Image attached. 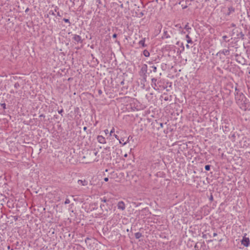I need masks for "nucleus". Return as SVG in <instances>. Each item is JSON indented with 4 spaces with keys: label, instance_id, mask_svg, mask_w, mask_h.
I'll use <instances>...</instances> for the list:
<instances>
[{
    "label": "nucleus",
    "instance_id": "nucleus-1",
    "mask_svg": "<svg viewBox=\"0 0 250 250\" xmlns=\"http://www.w3.org/2000/svg\"><path fill=\"white\" fill-rule=\"evenodd\" d=\"M235 98L238 104L245 105L246 104V97L245 95L240 92L236 87L235 88ZM246 106V105H245Z\"/></svg>",
    "mask_w": 250,
    "mask_h": 250
},
{
    "label": "nucleus",
    "instance_id": "nucleus-58",
    "mask_svg": "<svg viewBox=\"0 0 250 250\" xmlns=\"http://www.w3.org/2000/svg\"><path fill=\"white\" fill-rule=\"evenodd\" d=\"M181 33L182 34H185V32L183 31H181Z\"/></svg>",
    "mask_w": 250,
    "mask_h": 250
},
{
    "label": "nucleus",
    "instance_id": "nucleus-5",
    "mask_svg": "<svg viewBox=\"0 0 250 250\" xmlns=\"http://www.w3.org/2000/svg\"><path fill=\"white\" fill-rule=\"evenodd\" d=\"M235 60L240 64H244L245 63V60L240 55H235Z\"/></svg>",
    "mask_w": 250,
    "mask_h": 250
},
{
    "label": "nucleus",
    "instance_id": "nucleus-52",
    "mask_svg": "<svg viewBox=\"0 0 250 250\" xmlns=\"http://www.w3.org/2000/svg\"><path fill=\"white\" fill-rule=\"evenodd\" d=\"M231 26L232 27H235V24L234 23H231Z\"/></svg>",
    "mask_w": 250,
    "mask_h": 250
},
{
    "label": "nucleus",
    "instance_id": "nucleus-27",
    "mask_svg": "<svg viewBox=\"0 0 250 250\" xmlns=\"http://www.w3.org/2000/svg\"><path fill=\"white\" fill-rule=\"evenodd\" d=\"M101 201L104 203H106L107 201H109V200H108L105 197H104L103 198H101Z\"/></svg>",
    "mask_w": 250,
    "mask_h": 250
},
{
    "label": "nucleus",
    "instance_id": "nucleus-61",
    "mask_svg": "<svg viewBox=\"0 0 250 250\" xmlns=\"http://www.w3.org/2000/svg\"><path fill=\"white\" fill-rule=\"evenodd\" d=\"M127 154H125L124 155V157H127Z\"/></svg>",
    "mask_w": 250,
    "mask_h": 250
},
{
    "label": "nucleus",
    "instance_id": "nucleus-59",
    "mask_svg": "<svg viewBox=\"0 0 250 250\" xmlns=\"http://www.w3.org/2000/svg\"><path fill=\"white\" fill-rule=\"evenodd\" d=\"M29 9L27 8L26 10H25V12H27L28 11Z\"/></svg>",
    "mask_w": 250,
    "mask_h": 250
},
{
    "label": "nucleus",
    "instance_id": "nucleus-16",
    "mask_svg": "<svg viewBox=\"0 0 250 250\" xmlns=\"http://www.w3.org/2000/svg\"><path fill=\"white\" fill-rule=\"evenodd\" d=\"M134 235H135V237L136 239H139L143 236L142 234L139 232L135 233Z\"/></svg>",
    "mask_w": 250,
    "mask_h": 250
},
{
    "label": "nucleus",
    "instance_id": "nucleus-2",
    "mask_svg": "<svg viewBox=\"0 0 250 250\" xmlns=\"http://www.w3.org/2000/svg\"><path fill=\"white\" fill-rule=\"evenodd\" d=\"M247 233H244V236H243V238L241 241V244L244 246L246 247H248L250 245V239L248 237H246Z\"/></svg>",
    "mask_w": 250,
    "mask_h": 250
},
{
    "label": "nucleus",
    "instance_id": "nucleus-21",
    "mask_svg": "<svg viewBox=\"0 0 250 250\" xmlns=\"http://www.w3.org/2000/svg\"><path fill=\"white\" fill-rule=\"evenodd\" d=\"M184 28H185V29H186V30H187V31L188 32H189V30H190V29H191V28L189 27V26H188V23H187L185 25V27H184Z\"/></svg>",
    "mask_w": 250,
    "mask_h": 250
},
{
    "label": "nucleus",
    "instance_id": "nucleus-12",
    "mask_svg": "<svg viewBox=\"0 0 250 250\" xmlns=\"http://www.w3.org/2000/svg\"><path fill=\"white\" fill-rule=\"evenodd\" d=\"M157 79L155 78H153L151 79V85L154 88V89H156V87H157Z\"/></svg>",
    "mask_w": 250,
    "mask_h": 250
},
{
    "label": "nucleus",
    "instance_id": "nucleus-54",
    "mask_svg": "<svg viewBox=\"0 0 250 250\" xmlns=\"http://www.w3.org/2000/svg\"><path fill=\"white\" fill-rule=\"evenodd\" d=\"M86 129H87V127L84 126V127H83V130H84V131H86Z\"/></svg>",
    "mask_w": 250,
    "mask_h": 250
},
{
    "label": "nucleus",
    "instance_id": "nucleus-17",
    "mask_svg": "<svg viewBox=\"0 0 250 250\" xmlns=\"http://www.w3.org/2000/svg\"><path fill=\"white\" fill-rule=\"evenodd\" d=\"M143 55L146 57H148L150 55V53L149 52V51L147 50H145L144 51H143Z\"/></svg>",
    "mask_w": 250,
    "mask_h": 250
},
{
    "label": "nucleus",
    "instance_id": "nucleus-38",
    "mask_svg": "<svg viewBox=\"0 0 250 250\" xmlns=\"http://www.w3.org/2000/svg\"><path fill=\"white\" fill-rule=\"evenodd\" d=\"M175 27L179 28H182L180 24H177L175 25Z\"/></svg>",
    "mask_w": 250,
    "mask_h": 250
},
{
    "label": "nucleus",
    "instance_id": "nucleus-63",
    "mask_svg": "<svg viewBox=\"0 0 250 250\" xmlns=\"http://www.w3.org/2000/svg\"><path fill=\"white\" fill-rule=\"evenodd\" d=\"M125 87H123V88H122V90H124Z\"/></svg>",
    "mask_w": 250,
    "mask_h": 250
},
{
    "label": "nucleus",
    "instance_id": "nucleus-25",
    "mask_svg": "<svg viewBox=\"0 0 250 250\" xmlns=\"http://www.w3.org/2000/svg\"><path fill=\"white\" fill-rule=\"evenodd\" d=\"M63 21L66 22V23H68L69 24V25H70L71 24V22H70L69 19H65V18H64L63 19Z\"/></svg>",
    "mask_w": 250,
    "mask_h": 250
},
{
    "label": "nucleus",
    "instance_id": "nucleus-32",
    "mask_svg": "<svg viewBox=\"0 0 250 250\" xmlns=\"http://www.w3.org/2000/svg\"><path fill=\"white\" fill-rule=\"evenodd\" d=\"M63 112V109L62 108L61 110H58V113L59 114H62V113Z\"/></svg>",
    "mask_w": 250,
    "mask_h": 250
},
{
    "label": "nucleus",
    "instance_id": "nucleus-62",
    "mask_svg": "<svg viewBox=\"0 0 250 250\" xmlns=\"http://www.w3.org/2000/svg\"><path fill=\"white\" fill-rule=\"evenodd\" d=\"M8 249H10V246H8V247H7Z\"/></svg>",
    "mask_w": 250,
    "mask_h": 250
},
{
    "label": "nucleus",
    "instance_id": "nucleus-60",
    "mask_svg": "<svg viewBox=\"0 0 250 250\" xmlns=\"http://www.w3.org/2000/svg\"><path fill=\"white\" fill-rule=\"evenodd\" d=\"M88 239H89V238L87 237V238L85 239V242H86V240H88Z\"/></svg>",
    "mask_w": 250,
    "mask_h": 250
},
{
    "label": "nucleus",
    "instance_id": "nucleus-26",
    "mask_svg": "<svg viewBox=\"0 0 250 250\" xmlns=\"http://www.w3.org/2000/svg\"><path fill=\"white\" fill-rule=\"evenodd\" d=\"M20 86V85L18 82L14 84V87L16 89H18Z\"/></svg>",
    "mask_w": 250,
    "mask_h": 250
},
{
    "label": "nucleus",
    "instance_id": "nucleus-47",
    "mask_svg": "<svg viewBox=\"0 0 250 250\" xmlns=\"http://www.w3.org/2000/svg\"><path fill=\"white\" fill-rule=\"evenodd\" d=\"M104 206H104V204H101V205H100V207H101V208H104Z\"/></svg>",
    "mask_w": 250,
    "mask_h": 250
},
{
    "label": "nucleus",
    "instance_id": "nucleus-23",
    "mask_svg": "<svg viewBox=\"0 0 250 250\" xmlns=\"http://www.w3.org/2000/svg\"><path fill=\"white\" fill-rule=\"evenodd\" d=\"M210 167L211 166L209 165H206L205 167V170L206 171H209L210 170Z\"/></svg>",
    "mask_w": 250,
    "mask_h": 250
},
{
    "label": "nucleus",
    "instance_id": "nucleus-7",
    "mask_svg": "<svg viewBox=\"0 0 250 250\" xmlns=\"http://www.w3.org/2000/svg\"><path fill=\"white\" fill-rule=\"evenodd\" d=\"M147 66L146 64H144L142 66V67L139 72L140 75L141 76L143 75H146L147 73Z\"/></svg>",
    "mask_w": 250,
    "mask_h": 250
},
{
    "label": "nucleus",
    "instance_id": "nucleus-36",
    "mask_svg": "<svg viewBox=\"0 0 250 250\" xmlns=\"http://www.w3.org/2000/svg\"><path fill=\"white\" fill-rule=\"evenodd\" d=\"M98 94L100 95L103 93L102 90L101 89H99L98 90Z\"/></svg>",
    "mask_w": 250,
    "mask_h": 250
},
{
    "label": "nucleus",
    "instance_id": "nucleus-43",
    "mask_svg": "<svg viewBox=\"0 0 250 250\" xmlns=\"http://www.w3.org/2000/svg\"><path fill=\"white\" fill-rule=\"evenodd\" d=\"M59 9V7L58 6H55V11L57 12V10Z\"/></svg>",
    "mask_w": 250,
    "mask_h": 250
},
{
    "label": "nucleus",
    "instance_id": "nucleus-37",
    "mask_svg": "<svg viewBox=\"0 0 250 250\" xmlns=\"http://www.w3.org/2000/svg\"><path fill=\"white\" fill-rule=\"evenodd\" d=\"M96 3L98 4H101L102 3V1L101 0H96Z\"/></svg>",
    "mask_w": 250,
    "mask_h": 250
},
{
    "label": "nucleus",
    "instance_id": "nucleus-51",
    "mask_svg": "<svg viewBox=\"0 0 250 250\" xmlns=\"http://www.w3.org/2000/svg\"><path fill=\"white\" fill-rule=\"evenodd\" d=\"M121 85H124V80L122 81L121 82Z\"/></svg>",
    "mask_w": 250,
    "mask_h": 250
},
{
    "label": "nucleus",
    "instance_id": "nucleus-49",
    "mask_svg": "<svg viewBox=\"0 0 250 250\" xmlns=\"http://www.w3.org/2000/svg\"><path fill=\"white\" fill-rule=\"evenodd\" d=\"M217 235V233H216V232L213 233V236L214 237L216 236Z\"/></svg>",
    "mask_w": 250,
    "mask_h": 250
},
{
    "label": "nucleus",
    "instance_id": "nucleus-39",
    "mask_svg": "<svg viewBox=\"0 0 250 250\" xmlns=\"http://www.w3.org/2000/svg\"><path fill=\"white\" fill-rule=\"evenodd\" d=\"M130 137V136H129V137L128 138L126 142H125V143H124L123 144V145H125V144H127V143H128V141H129V137Z\"/></svg>",
    "mask_w": 250,
    "mask_h": 250
},
{
    "label": "nucleus",
    "instance_id": "nucleus-57",
    "mask_svg": "<svg viewBox=\"0 0 250 250\" xmlns=\"http://www.w3.org/2000/svg\"><path fill=\"white\" fill-rule=\"evenodd\" d=\"M203 238H205L206 237V235H205V234L203 235Z\"/></svg>",
    "mask_w": 250,
    "mask_h": 250
},
{
    "label": "nucleus",
    "instance_id": "nucleus-18",
    "mask_svg": "<svg viewBox=\"0 0 250 250\" xmlns=\"http://www.w3.org/2000/svg\"><path fill=\"white\" fill-rule=\"evenodd\" d=\"M244 34H243L242 32H240L239 34L237 35V38L244 39Z\"/></svg>",
    "mask_w": 250,
    "mask_h": 250
},
{
    "label": "nucleus",
    "instance_id": "nucleus-50",
    "mask_svg": "<svg viewBox=\"0 0 250 250\" xmlns=\"http://www.w3.org/2000/svg\"><path fill=\"white\" fill-rule=\"evenodd\" d=\"M40 117H45V115L43 114H41L39 116Z\"/></svg>",
    "mask_w": 250,
    "mask_h": 250
},
{
    "label": "nucleus",
    "instance_id": "nucleus-46",
    "mask_svg": "<svg viewBox=\"0 0 250 250\" xmlns=\"http://www.w3.org/2000/svg\"><path fill=\"white\" fill-rule=\"evenodd\" d=\"M57 15L59 17H61L62 16V15L60 14L59 12H57Z\"/></svg>",
    "mask_w": 250,
    "mask_h": 250
},
{
    "label": "nucleus",
    "instance_id": "nucleus-31",
    "mask_svg": "<svg viewBox=\"0 0 250 250\" xmlns=\"http://www.w3.org/2000/svg\"><path fill=\"white\" fill-rule=\"evenodd\" d=\"M70 203V200L68 199H66L64 202L65 204H68Z\"/></svg>",
    "mask_w": 250,
    "mask_h": 250
},
{
    "label": "nucleus",
    "instance_id": "nucleus-24",
    "mask_svg": "<svg viewBox=\"0 0 250 250\" xmlns=\"http://www.w3.org/2000/svg\"><path fill=\"white\" fill-rule=\"evenodd\" d=\"M184 2V1H181L180 2H179V4H181L182 5V6L183 7V9H186L187 8V5L186 4H183L182 3Z\"/></svg>",
    "mask_w": 250,
    "mask_h": 250
},
{
    "label": "nucleus",
    "instance_id": "nucleus-8",
    "mask_svg": "<svg viewBox=\"0 0 250 250\" xmlns=\"http://www.w3.org/2000/svg\"><path fill=\"white\" fill-rule=\"evenodd\" d=\"M118 208L122 210H124L125 208V205L123 201H119L117 204Z\"/></svg>",
    "mask_w": 250,
    "mask_h": 250
},
{
    "label": "nucleus",
    "instance_id": "nucleus-41",
    "mask_svg": "<svg viewBox=\"0 0 250 250\" xmlns=\"http://www.w3.org/2000/svg\"><path fill=\"white\" fill-rule=\"evenodd\" d=\"M114 132V129L112 128L110 132V135H111L112 133H113Z\"/></svg>",
    "mask_w": 250,
    "mask_h": 250
},
{
    "label": "nucleus",
    "instance_id": "nucleus-48",
    "mask_svg": "<svg viewBox=\"0 0 250 250\" xmlns=\"http://www.w3.org/2000/svg\"><path fill=\"white\" fill-rule=\"evenodd\" d=\"M168 100V97L167 96V97H166L165 98H164V100L165 101H167Z\"/></svg>",
    "mask_w": 250,
    "mask_h": 250
},
{
    "label": "nucleus",
    "instance_id": "nucleus-14",
    "mask_svg": "<svg viewBox=\"0 0 250 250\" xmlns=\"http://www.w3.org/2000/svg\"><path fill=\"white\" fill-rule=\"evenodd\" d=\"M145 40L146 38H144L142 39L141 41H139V45H141L143 47H145L147 46L146 44H145Z\"/></svg>",
    "mask_w": 250,
    "mask_h": 250
},
{
    "label": "nucleus",
    "instance_id": "nucleus-28",
    "mask_svg": "<svg viewBox=\"0 0 250 250\" xmlns=\"http://www.w3.org/2000/svg\"><path fill=\"white\" fill-rule=\"evenodd\" d=\"M141 76H142L143 78V80L145 81V82H146V78H147V74L146 75H142Z\"/></svg>",
    "mask_w": 250,
    "mask_h": 250
},
{
    "label": "nucleus",
    "instance_id": "nucleus-55",
    "mask_svg": "<svg viewBox=\"0 0 250 250\" xmlns=\"http://www.w3.org/2000/svg\"><path fill=\"white\" fill-rule=\"evenodd\" d=\"M186 47H187V48H189V45H188V44H187V45H186Z\"/></svg>",
    "mask_w": 250,
    "mask_h": 250
},
{
    "label": "nucleus",
    "instance_id": "nucleus-40",
    "mask_svg": "<svg viewBox=\"0 0 250 250\" xmlns=\"http://www.w3.org/2000/svg\"><path fill=\"white\" fill-rule=\"evenodd\" d=\"M117 34L114 33V34L113 35L112 37H113V38H117Z\"/></svg>",
    "mask_w": 250,
    "mask_h": 250
},
{
    "label": "nucleus",
    "instance_id": "nucleus-64",
    "mask_svg": "<svg viewBox=\"0 0 250 250\" xmlns=\"http://www.w3.org/2000/svg\"><path fill=\"white\" fill-rule=\"evenodd\" d=\"M54 117L56 118H57V116H56L55 115Z\"/></svg>",
    "mask_w": 250,
    "mask_h": 250
},
{
    "label": "nucleus",
    "instance_id": "nucleus-42",
    "mask_svg": "<svg viewBox=\"0 0 250 250\" xmlns=\"http://www.w3.org/2000/svg\"><path fill=\"white\" fill-rule=\"evenodd\" d=\"M119 143L120 144H122V142H123L124 141V140L123 139H121V140L119 139Z\"/></svg>",
    "mask_w": 250,
    "mask_h": 250
},
{
    "label": "nucleus",
    "instance_id": "nucleus-10",
    "mask_svg": "<svg viewBox=\"0 0 250 250\" xmlns=\"http://www.w3.org/2000/svg\"><path fill=\"white\" fill-rule=\"evenodd\" d=\"M204 242H197L196 243L194 249L195 250H200L203 245L204 244Z\"/></svg>",
    "mask_w": 250,
    "mask_h": 250
},
{
    "label": "nucleus",
    "instance_id": "nucleus-34",
    "mask_svg": "<svg viewBox=\"0 0 250 250\" xmlns=\"http://www.w3.org/2000/svg\"><path fill=\"white\" fill-rule=\"evenodd\" d=\"M228 38V37L227 36H223V40L225 42H227L226 39Z\"/></svg>",
    "mask_w": 250,
    "mask_h": 250
},
{
    "label": "nucleus",
    "instance_id": "nucleus-9",
    "mask_svg": "<svg viewBox=\"0 0 250 250\" xmlns=\"http://www.w3.org/2000/svg\"><path fill=\"white\" fill-rule=\"evenodd\" d=\"M97 140H98V142L101 144H105L106 143L105 139L103 136H101V135L98 136Z\"/></svg>",
    "mask_w": 250,
    "mask_h": 250
},
{
    "label": "nucleus",
    "instance_id": "nucleus-33",
    "mask_svg": "<svg viewBox=\"0 0 250 250\" xmlns=\"http://www.w3.org/2000/svg\"><path fill=\"white\" fill-rule=\"evenodd\" d=\"M144 15V12H141L139 14V17L140 18L142 17Z\"/></svg>",
    "mask_w": 250,
    "mask_h": 250
},
{
    "label": "nucleus",
    "instance_id": "nucleus-29",
    "mask_svg": "<svg viewBox=\"0 0 250 250\" xmlns=\"http://www.w3.org/2000/svg\"><path fill=\"white\" fill-rule=\"evenodd\" d=\"M0 105L3 109H6V104L5 103L0 104Z\"/></svg>",
    "mask_w": 250,
    "mask_h": 250
},
{
    "label": "nucleus",
    "instance_id": "nucleus-6",
    "mask_svg": "<svg viewBox=\"0 0 250 250\" xmlns=\"http://www.w3.org/2000/svg\"><path fill=\"white\" fill-rule=\"evenodd\" d=\"M160 58L159 56L151 57L150 60L147 62L149 64H153L154 63H158L160 62Z\"/></svg>",
    "mask_w": 250,
    "mask_h": 250
},
{
    "label": "nucleus",
    "instance_id": "nucleus-22",
    "mask_svg": "<svg viewBox=\"0 0 250 250\" xmlns=\"http://www.w3.org/2000/svg\"><path fill=\"white\" fill-rule=\"evenodd\" d=\"M49 15L55 16V14L53 10H50L48 12V14L47 15L46 17L48 18L49 17Z\"/></svg>",
    "mask_w": 250,
    "mask_h": 250
},
{
    "label": "nucleus",
    "instance_id": "nucleus-56",
    "mask_svg": "<svg viewBox=\"0 0 250 250\" xmlns=\"http://www.w3.org/2000/svg\"><path fill=\"white\" fill-rule=\"evenodd\" d=\"M115 42H117V43H119V42H119V41H118L117 40L115 41Z\"/></svg>",
    "mask_w": 250,
    "mask_h": 250
},
{
    "label": "nucleus",
    "instance_id": "nucleus-53",
    "mask_svg": "<svg viewBox=\"0 0 250 250\" xmlns=\"http://www.w3.org/2000/svg\"><path fill=\"white\" fill-rule=\"evenodd\" d=\"M104 132H105V134L108 133V129H105V130H104Z\"/></svg>",
    "mask_w": 250,
    "mask_h": 250
},
{
    "label": "nucleus",
    "instance_id": "nucleus-4",
    "mask_svg": "<svg viewBox=\"0 0 250 250\" xmlns=\"http://www.w3.org/2000/svg\"><path fill=\"white\" fill-rule=\"evenodd\" d=\"M72 40L74 41L75 44H78L79 43H83V40L81 37L77 34L73 35Z\"/></svg>",
    "mask_w": 250,
    "mask_h": 250
},
{
    "label": "nucleus",
    "instance_id": "nucleus-45",
    "mask_svg": "<svg viewBox=\"0 0 250 250\" xmlns=\"http://www.w3.org/2000/svg\"><path fill=\"white\" fill-rule=\"evenodd\" d=\"M104 181L105 182H107V181H108V178H107V177H105V178H104Z\"/></svg>",
    "mask_w": 250,
    "mask_h": 250
},
{
    "label": "nucleus",
    "instance_id": "nucleus-11",
    "mask_svg": "<svg viewBox=\"0 0 250 250\" xmlns=\"http://www.w3.org/2000/svg\"><path fill=\"white\" fill-rule=\"evenodd\" d=\"M78 184L79 185L83 186H85L88 185V181L85 180H79L78 181Z\"/></svg>",
    "mask_w": 250,
    "mask_h": 250
},
{
    "label": "nucleus",
    "instance_id": "nucleus-20",
    "mask_svg": "<svg viewBox=\"0 0 250 250\" xmlns=\"http://www.w3.org/2000/svg\"><path fill=\"white\" fill-rule=\"evenodd\" d=\"M228 10L229 11V12L228 13V15H229L230 13L233 12L235 11L234 8H233L232 7H229Z\"/></svg>",
    "mask_w": 250,
    "mask_h": 250
},
{
    "label": "nucleus",
    "instance_id": "nucleus-3",
    "mask_svg": "<svg viewBox=\"0 0 250 250\" xmlns=\"http://www.w3.org/2000/svg\"><path fill=\"white\" fill-rule=\"evenodd\" d=\"M172 34V32L171 30L168 31L166 28L164 30V32L163 36L162 37V39L163 40L166 39H169L170 38L171 35Z\"/></svg>",
    "mask_w": 250,
    "mask_h": 250
},
{
    "label": "nucleus",
    "instance_id": "nucleus-15",
    "mask_svg": "<svg viewBox=\"0 0 250 250\" xmlns=\"http://www.w3.org/2000/svg\"><path fill=\"white\" fill-rule=\"evenodd\" d=\"M150 67L151 68L150 71V72H153L155 73L157 72V67L156 66L153 65L152 66H150Z\"/></svg>",
    "mask_w": 250,
    "mask_h": 250
},
{
    "label": "nucleus",
    "instance_id": "nucleus-30",
    "mask_svg": "<svg viewBox=\"0 0 250 250\" xmlns=\"http://www.w3.org/2000/svg\"><path fill=\"white\" fill-rule=\"evenodd\" d=\"M209 200L211 202L213 201V195H212V193H211V194H210V197L209 198Z\"/></svg>",
    "mask_w": 250,
    "mask_h": 250
},
{
    "label": "nucleus",
    "instance_id": "nucleus-44",
    "mask_svg": "<svg viewBox=\"0 0 250 250\" xmlns=\"http://www.w3.org/2000/svg\"><path fill=\"white\" fill-rule=\"evenodd\" d=\"M114 137L117 139V140H119V137L118 135H116V134H114Z\"/></svg>",
    "mask_w": 250,
    "mask_h": 250
},
{
    "label": "nucleus",
    "instance_id": "nucleus-19",
    "mask_svg": "<svg viewBox=\"0 0 250 250\" xmlns=\"http://www.w3.org/2000/svg\"><path fill=\"white\" fill-rule=\"evenodd\" d=\"M186 38L187 39V42L188 43H192V40L191 39V38L189 37V35H186Z\"/></svg>",
    "mask_w": 250,
    "mask_h": 250
},
{
    "label": "nucleus",
    "instance_id": "nucleus-35",
    "mask_svg": "<svg viewBox=\"0 0 250 250\" xmlns=\"http://www.w3.org/2000/svg\"><path fill=\"white\" fill-rule=\"evenodd\" d=\"M159 125H160V127H158V129H159L160 128H163V125H164L163 123H160Z\"/></svg>",
    "mask_w": 250,
    "mask_h": 250
},
{
    "label": "nucleus",
    "instance_id": "nucleus-13",
    "mask_svg": "<svg viewBox=\"0 0 250 250\" xmlns=\"http://www.w3.org/2000/svg\"><path fill=\"white\" fill-rule=\"evenodd\" d=\"M220 53H222V54H223L225 55H228L229 54V49H223V50L220 51V52H219L217 54V55H218V54H220Z\"/></svg>",
    "mask_w": 250,
    "mask_h": 250
}]
</instances>
